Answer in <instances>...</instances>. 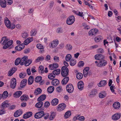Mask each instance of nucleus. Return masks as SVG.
Returning a JSON list of instances; mask_svg holds the SVG:
<instances>
[{
	"mask_svg": "<svg viewBox=\"0 0 121 121\" xmlns=\"http://www.w3.org/2000/svg\"><path fill=\"white\" fill-rule=\"evenodd\" d=\"M32 112H26L23 116V118L24 119H26L31 117L32 115Z\"/></svg>",
	"mask_w": 121,
	"mask_h": 121,
	"instance_id": "15",
	"label": "nucleus"
},
{
	"mask_svg": "<svg viewBox=\"0 0 121 121\" xmlns=\"http://www.w3.org/2000/svg\"><path fill=\"white\" fill-rule=\"evenodd\" d=\"M13 43V41L12 40L8 41L5 44H4L3 47V49H5L12 45Z\"/></svg>",
	"mask_w": 121,
	"mask_h": 121,
	"instance_id": "10",
	"label": "nucleus"
},
{
	"mask_svg": "<svg viewBox=\"0 0 121 121\" xmlns=\"http://www.w3.org/2000/svg\"><path fill=\"white\" fill-rule=\"evenodd\" d=\"M44 114V112L43 111H42L36 113L35 115L34 116L35 118L39 119L42 117Z\"/></svg>",
	"mask_w": 121,
	"mask_h": 121,
	"instance_id": "5",
	"label": "nucleus"
},
{
	"mask_svg": "<svg viewBox=\"0 0 121 121\" xmlns=\"http://www.w3.org/2000/svg\"><path fill=\"white\" fill-rule=\"evenodd\" d=\"M121 116V114L119 113H116L112 116V118L113 120H117L120 119Z\"/></svg>",
	"mask_w": 121,
	"mask_h": 121,
	"instance_id": "6",
	"label": "nucleus"
},
{
	"mask_svg": "<svg viewBox=\"0 0 121 121\" xmlns=\"http://www.w3.org/2000/svg\"><path fill=\"white\" fill-rule=\"evenodd\" d=\"M71 114V113L70 111H68L65 114L64 116L65 118V119L67 118L70 117Z\"/></svg>",
	"mask_w": 121,
	"mask_h": 121,
	"instance_id": "38",
	"label": "nucleus"
},
{
	"mask_svg": "<svg viewBox=\"0 0 121 121\" xmlns=\"http://www.w3.org/2000/svg\"><path fill=\"white\" fill-rule=\"evenodd\" d=\"M97 52L98 53H102L104 52V50L102 48H99L97 50Z\"/></svg>",
	"mask_w": 121,
	"mask_h": 121,
	"instance_id": "59",
	"label": "nucleus"
},
{
	"mask_svg": "<svg viewBox=\"0 0 121 121\" xmlns=\"http://www.w3.org/2000/svg\"><path fill=\"white\" fill-rule=\"evenodd\" d=\"M98 30L96 29H92L88 32V34L90 36L95 35L98 32Z\"/></svg>",
	"mask_w": 121,
	"mask_h": 121,
	"instance_id": "7",
	"label": "nucleus"
},
{
	"mask_svg": "<svg viewBox=\"0 0 121 121\" xmlns=\"http://www.w3.org/2000/svg\"><path fill=\"white\" fill-rule=\"evenodd\" d=\"M34 80L33 77L32 76H30L28 79V84L29 85H31L33 83Z\"/></svg>",
	"mask_w": 121,
	"mask_h": 121,
	"instance_id": "27",
	"label": "nucleus"
},
{
	"mask_svg": "<svg viewBox=\"0 0 121 121\" xmlns=\"http://www.w3.org/2000/svg\"><path fill=\"white\" fill-rule=\"evenodd\" d=\"M8 41V39L6 36H4L2 38L1 40V42L2 43L3 45L5 44Z\"/></svg>",
	"mask_w": 121,
	"mask_h": 121,
	"instance_id": "23",
	"label": "nucleus"
},
{
	"mask_svg": "<svg viewBox=\"0 0 121 121\" xmlns=\"http://www.w3.org/2000/svg\"><path fill=\"white\" fill-rule=\"evenodd\" d=\"M44 118L45 119H48L49 117V114L48 113H47L44 114Z\"/></svg>",
	"mask_w": 121,
	"mask_h": 121,
	"instance_id": "63",
	"label": "nucleus"
},
{
	"mask_svg": "<svg viewBox=\"0 0 121 121\" xmlns=\"http://www.w3.org/2000/svg\"><path fill=\"white\" fill-rule=\"evenodd\" d=\"M66 108V105L64 103H61L59 104L56 108L57 110L59 111H61L64 110Z\"/></svg>",
	"mask_w": 121,
	"mask_h": 121,
	"instance_id": "4",
	"label": "nucleus"
},
{
	"mask_svg": "<svg viewBox=\"0 0 121 121\" xmlns=\"http://www.w3.org/2000/svg\"><path fill=\"white\" fill-rule=\"evenodd\" d=\"M56 113L54 112H51L50 115L49 117V119L50 120H52L55 117Z\"/></svg>",
	"mask_w": 121,
	"mask_h": 121,
	"instance_id": "31",
	"label": "nucleus"
},
{
	"mask_svg": "<svg viewBox=\"0 0 121 121\" xmlns=\"http://www.w3.org/2000/svg\"><path fill=\"white\" fill-rule=\"evenodd\" d=\"M75 13L77 15L80 16L81 17H82L83 18L85 19V20H86V18L84 19V17L83 16H84V14H83V13L82 12H79L78 11H76L75 12Z\"/></svg>",
	"mask_w": 121,
	"mask_h": 121,
	"instance_id": "33",
	"label": "nucleus"
},
{
	"mask_svg": "<svg viewBox=\"0 0 121 121\" xmlns=\"http://www.w3.org/2000/svg\"><path fill=\"white\" fill-rule=\"evenodd\" d=\"M75 21V18L72 15L68 17L66 21L68 25L72 24Z\"/></svg>",
	"mask_w": 121,
	"mask_h": 121,
	"instance_id": "2",
	"label": "nucleus"
},
{
	"mask_svg": "<svg viewBox=\"0 0 121 121\" xmlns=\"http://www.w3.org/2000/svg\"><path fill=\"white\" fill-rule=\"evenodd\" d=\"M107 63V61L103 59L99 61V63L97 64V65L99 67H102L105 65Z\"/></svg>",
	"mask_w": 121,
	"mask_h": 121,
	"instance_id": "12",
	"label": "nucleus"
},
{
	"mask_svg": "<svg viewBox=\"0 0 121 121\" xmlns=\"http://www.w3.org/2000/svg\"><path fill=\"white\" fill-rule=\"evenodd\" d=\"M120 106V103L118 102H116L113 104V107L114 108L118 109L119 108Z\"/></svg>",
	"mask_w": 121,
	"mask_h": 121,
	"instance_id": "18",
	"label": "nucleus"
},
{
	"mask_svg": "<svg viewBox=\"0 0 121 121\" xmlns=\"http://www.w3.org/2000/svg\"><path fill=\"white\" fill-rule=\"evenodd\" d=\"M102 38V37L101 36H99L95 38L94 39L95 42H98L101 40Z\"/></svg>",
	"mask_w": 121,
	"mask_h": 121,
	"instance_id": "46",
	"label": "nucleus"
},
{
	"mask_svg": "<svg viewBox=\"0 0 121 121\" xmlns=\"http://www.w3.org/2000/svg\"><path fill=\"white\" fill-rule=\"evenodd\" d=\"M37 48L39 49H42V50H41L40 53H42L44 52V47L42 45L38 44L36 45Z\"/></svg>",
	"mask_w": 121,
	"mask_h": 121,
	"instance_id": "26",
	"label": "nucleus"
},
{
	"mask_svg": "<svg viewBox=\"0 0 121 121\" xmlns=\"http://www.w3.org/2000/svg\"><path fill=\"white\" fill-rule=\"evenodd\" d=\"M95 59L96 60H99L100 61L103 60L104 57L103 55L101 54H97L95 56Z\"/></svg>",
	"mask_w": 121,
	"mask_h": 121,
	"instance_id": "14",
	"label": "nucleus"
},
{
	"mask_svg": "<svg viewBox=\"0 0 121 121\" xmlns=\"http://www.w3.org/2000/svg\"><path fill=\"white\" fill-rule=\"evenodd\" d=\"M71 58V56L69 54H68L65 57V60L66 61H69L70 60Z\"/></svg>",
	"mask_w": 121,
	"mask_h": 121,
	"instance_id": "51",
	"label": "nucleus"
},
{
	"mask_svg": "<svg viewBox=\"0 0 121 121\" xmlns=\"http://www.w3.org/2000/svg\"><path fill=\"white\" fill-rule=\"evenodd\" d=\"M8 41V39L6 36H4L2 38L1 40V42L2 43L3 45L5 44Z\"/></svg>",
	"mask_w": 121,
	"mask_h": 121,
	"instance_id": "22",
	"label": "nucleus"
},
{
	"mask_svg": "<svg viewBox=\"0 0 121 121\" xmlns=\"http://www.w3.org/2000/svg\"><path fill=\"white\" fill-rule=\"evenodd\" d=\"M84 63L83 61H80L78 63V66L79 67L82 66L84 65Z\"/></svg>",
	"mask_w": 121,
	"mask_h": 121,
	"instance_id": "58",
	"label": "nucleus"
},
{
	"mask_svg": "<svg viewBox=\"0 0 121 121\" xmlns=\"http://www.w3.org/2000/svg\"><path fill=\"white\" fill-rule=\"evenodd\" d=\"M2 95L3 98H6L8 95V92L7 91H5L3 92Z\"/></svg>",
	"mask_w": 121,
	"mask_h": 121,
	"instance_id": "50",
	"label": "nucleus"
},
{
	"mask_svg": "<svg viewBox=\"0 0 121 121\" xmlns=\"http://www.w3.org/2000/svg\"><path fill=\"white\" fill-rule=\"evenodd\" d=\"M10 86L13 89L14 88L16 85V80L15 78L11 79V81Z\"/></svg>",
	"mask_w": 121,
	"mask_h": 121,
	"instance_id": "9",
	"label": "nucleus"
},
{
	"mask_svg": "<svg viewBox=\"0 0 121 121\" xmlns=\"http://www.w3.org/2000/svg\"><path fill=\"white\" fill-rule=\"evenodd\" d=\"M58 100L57 99H54L51 101V103L53 106H56L57 105L58 103Z\"/></svg>",
	"mask_w": 121,
	"mask_h": 121,
	"instance_id": "29",
	"label": "nucleus"
},
{
	"mask_svg": "<svg viewBox=\"0 0 121 121\" xmlns=\"http://www.w3.org/2000/svg\"><path fill=\"white\" fill-rule=\"evenodd\" d=\"M4 23L6 26L8 28H10L11 22L7 17H5L4 19Z\"/></svg>",
	"mask_w": 121,
	"mask_h": 121,
	"instance_id": "11",
	"label": "nucleus"
},
{
	"mask_svg": "<svg viewBox=\"0 0 121 121\" xmlns=\"http://www.w3.org/2000/svg\"><path fill=\"white\" fill-rule=\"evenodd\" d=\"M39 102L37 103L35 105V106L36 108H41L43 106V103L41 101H38Z\"/></svg>",
	"mask_w": 121,
	"mask_h": 121,
	"instance_id": "36",
	"label": "nucleus"
},
{
	"mask_svg": "<svg viewBox=\"0 0 121 121\" xmlns=\"http://www.w3.org/2000/svg\"><path fill=\"white\" fill-rule=\"evenodd\" d=\"M28 97L27 96H26L25 95H23L20 97V99L21 100L26 101L27 100Z\"/></svg>",
	"mask_w": 121,
	"mask_h": 121,
	"instance_id": "43",
	"label": "nucleus"
},
{
	"mask_svg": "<svg viewBox=\"0 0 121 121\" xmlns=\"http://www.w3.org/2000/svg\"><path fill=\"white\" fill-rule=\"evenodd\" d=\"M9 104L7 101H5L3 102L1 105L0 108H5L9 106Z\"/></svg>",
	"mask_w": 121,
	"mask_h": 121,
	"instance_id": "21",
	"label": "nucleus"
},
{
	"mask_svg": "<svg viewBox=\"0 0 121 121\" xmlns=\"http://www.w3.org/2000/svg\"><path fill=\"white\" fill-rule=\"evenodd\" d=\"M42 91V90L40 88H37L35 91L34 93L35 95H37L40 94Z\"/></svg>",
	"mask_w": 121,
	"mask_h": 121,
	"instance_id": "37",
	"label": "nucleus"
},
{
	"mask_svg": "<svg viewBox=\"0 0 121 121\" xmlns=\"http://www.w3.org/2000/svg\"><path fill=\"white\" fill-rule=\"evenodd\" d=\"M46 98V95H42L39 97L37 99L38 101H42L44 100Z\"/></svg>",
	"mask_w": 121,
	"mask_h": 121,
	"instance_id": "32",
	"label": "nucleus"
},
{
	"mask_svg": "<svg viewBox=\"0 0 121 121\" xmlns=\"http://www.w3.org/2000/svg\"><path fill=\"white\" fill-rule=\"evenodd\" d=\"M42 77L40 76H38L36 77L35 79V82H39L40 81L42 80Z\"/></svg>",
	"mask_w": 121,
	"mask_h": 121,
	"instance_id": "52",
	"label": "nucleus"
},
{
	"mask_svg": "<svg viewBox=\"0 0 121 121\" xmlns=\"http://www.w3.org/2000/svg\"><path fill=\"white\" fill-rule=\"evenodd\" d=\"M39 70L40 71V70L41 72L42 73H43V67L42 66H40L39 67Z\"/></svg>",
	"mask_w": 121,
	"mask_h": 121,
	"instance_id": "61",
	"label": "nucleus"
},
{
	"mask_svg": "<svg viewBox=\"0 0 121 121\" xmlns=\"http://www.w3.org/2000/svg\"><path fill=\"white\" fill-rule=\"evenodd\" d=\"M50 103L48 102H46L44 104V106L45 107H48L50 105Z\"/></svg>",
	"mask_w": 121,
	"mask_h": 121,
	"instance_id": "62",
	"label": "nucleus"
},
{
	"mask_svg": "<svg viewBox=\"0 0 121 121\" xmlns=\"http://www.w3.org/2000/svg\"><path fill=\"white\" fill-rule=\"evenodd\" d=\"M28 35V34L26 32H25L24 33H23L22 34V37L23 38L25 39L26 38L27 36Z\"/></svg>",
	"mask_w": 121,
	"mask_h": 121,
	"instance_id": "57",
	"label": "nucleus"
},
{
	"mask_svg": "<svg viewBox=\"0 0 121 121\" xmlns=\"http://www.w3.org/2000/svg\"><path fill=\"white\" fill-rule=\"evenodd\" d=\"M70 65L72 66H74L75 65L76 63V61L75 60L71 59L70 61Z\"/></svg>",
	"mask_w": 121,
	"mask_h": 121,
	"instance_id": "48",
	"label": "nucleus"
},
{
	"mask_svg": "<svg viewBox=\"0 0 121 121\" xmlns=\"http://www.w3.org/2000/svg\"><path fill=\"white\" fill-rule=\"evenodd\" d=\"M54 87L52 86L49 87L47 89L48 92L49 93H52L54 90Z\"/></svg>",
	"mask_w": 121,
	"mask_h": 121,
	"instance_id": "40",
	"label": "nucleus"
},
{
	"mask_svg": "<svg viewBox=\"0 0 121 121\" xmlns=\"http://www.w3.org/2000/svg\"><path fill=\"white\" fill-rule=\"evenodd\" d=\"M21 45H18L15 47V49L18 51H20L22 50V49H21Z\"/></svg>",
	"mask_w": 121,
	"mask_h": 121,
	"instance_id": "56",
	"label": "nucleus"
},
{
	"mask_svg": "<svg viewBox=\"0 0 121 121\" xmlns=\"http://www.w3.org/2000/svg\"><path fill=\"white\" fill-rule=\"evenodd\" d=\"M56 32L58 34H60L63 32V28L61 27L58 28L56 30Z\"/></svg>",
	"mask_w": 121,
	"mask_h": 121,
	"instance_id": "41",
	"label": "nucleus"
},
{
	"mask_svg": "<svg viewBox=\"0 0 121 121\" xmlns=\"http://www.w3.org/2000/svg\"><path fill=\"white\" fill-rule=\"evenodd\" d=\"M20 58H18L15 60V64L16 65H17L19 64H20Z\"/></svg>",
	"mask_w": 121,
	"mask_h": 121,
	"instance_id": "53",
	"label": "nucleus"
},
{
	"mask_svg": "<svg viewBox=\"0 0 121 121\" xmlns=\"http://www.w3.org/2000/svg\"><path fill=\"white\" fill-rule=\"evenodd\" d=\"M96 90H93L89 93V96L90 98H92L94 96L96 93Z\"/></svg>",
	"mask_w": 121,
	"mask_h": 121,
	"instance_id": "34",
	"label": "nucleus"
},
{
	"mask_svg": "<svg viewBox=\"0 0 121 121\" xmlns=\"http://www.w3.org/2000/svg\"><path fill=\"white\" fill-rule=\"evenodd\" d=\"M89 68L88 67H86L83 70V74L84 76L86 77L87 75Z\"/></svg>",
	"mask_w": 121,
	"mask_h": 121,
	"instance_id": "30",
	"label": "nucleus"
},
{
	"mask_svg": "<svg viewBox=\"0 0 121 121\" xmlns=\"http://www.w3.org/2000/svg\"><path fill=\"white\" fill-rule=\"evenodd\" d=\"M66 48L68 50H71L72 49V47L70 44H68L66 45Z\"/></svg>",
	"mask_w": 121,
	"mask_h": 121,
	"instance_id": "54",
	"label": "nucleus"
},
{
	"mask_svg": "<svg viewBox=\"0 0 121 121\" xmlns=\"http://www.w3.org/2000/svg\"><path fill=\"white\" fill-rule=\"evenodd\" d=\"M28 57L26 56H24L21 59L20 58V65H24Z\"/></svg>",
	"mask_w": 121,
	"mask_h": 121,
	"instance_id": "19",
	"label": "nucleus"
},
{
	"mask_svg": "<svg viewBox=\"0 0 121 121\" xmlns=\"http://www.w3.org/2000/svg\"><path fill=\"white\" fill-rule=\"evenodd\" d=\"M22 94V92L20 91H17L15 92L13 94V96L16 98L20 97Z\"/></svg>",
	"mask_w": 121,
	"mask_h": 121,
	"instance_id": "20",
	"label": "nucleus"
},
{
	"mask_svg": "<svg viewBox=\"0 0 121 121\" xmlns=\"http://www.w3.org/2000/svg\"><path fill=\"white\" fill-rule=\"evenodd\" d=\"M36 33L34 30H32L31 33V36H35L36 34Z\"/></svg>",
	"mask_w": 121,
	"mask_h": 121,
	"instance_id": "64",
	"label": "nucleus"
},
{
	"mask_svg": "<svg viewBox=\"0 0 121 121\" xmlns=\"http://www.w3.org/2000/svg\"><path fill=\"white\" fill-rule=\"evenodd\" d=\"M44 58L43 56H40L38 57L36 60L37 62H39V61L43 60H44Z\"/></svg>",
	"mask_w": 121,
	"mask_h": 121,
	"instance_id": "55",
	"label": "nucleus"
},
{
	"mask_svg": "<svg viewBox=\"0 0 121 121\" xmlns=\"http://www.w3.org/2000/svg\"><path fill=\"white\" fill-rule=\"evenodd\" d=\"M32 62L31 59L27 60H26L25 63L24 64L25 66H27L29 65Z\"/></svg>",
	"mask_w": 121,
	"mask_h": 121,
	"instance_id": "42",
	"label": "nucleus"
},
{
	"mask_svg": "<svg viewBox=\"0 0 121 121\" xmlns=\"http://www.w3.org/2000/svg\"><path fill=\"white\" fill-rule=\"evenodd\" d=\"M63 79L61 82L62 84L63 85H66L67 83L69 80V77L66 76Z\"/></svg>",
	"mask_w": 121,
	"mask_h": 121,
	"instance_id": "24",
	"label": "nucleus"
},
{
	"mask_svg": "<svg viewBox=\"0 0 121 121\" xmlns=\"http://www.w3.org/2000/svg\"><path fill=\"white\" fill-rule=\"evenodd\" d=\"M60 72V69H58L55 70L53 71L52 73H53L55 75H58L59 74Z\"/></svg>",
	"mask_w": 121,
	"mask_h": 121,
	"instance_id": "47",
	"label": "nucleus"
},
{
	"mask_svg": "<svg viewBox=\"0 0 121 121\" xmlns=\"http://www.w3.org/2000/svg\"><path fill=\"white\" fill-rule=\"evenodd\" d=\"M52 83L53 86H56L59 85V81L57 79H54L52 81Z\"/></svg>",
	"mask_w": 121,
	"mask_h": 121,
	"instance_id": "28",
	"label": "nucleus"
},
{
	"mask_svg": "<svg viewBox=\"0 0 121 121\" xmlns=\"http://www.w3.org/2000/svg\"><path fill=\"white\" fill-rule=\"evenodd\" d=\"M69 71L68 68L65 66H63L61 68V74L63 77L67 76L69 74Z\"/></svg>",
	"mask_w": 121,
	"mask_h": 121,
	"instance_id": "1",
	"label": "nucleus"
},
{
	"mask_svg": "<svg viewBox=\"0 0 121 121\" xmlns=\"http://www.w3.org/2000/svg\"><path fill=\"white\" fill-rule=\"evenodd\" d=\"M27 80L26 79H23L21 82L20 86L21 88L24 87L27 83Z\"/></svg>",
	"mask_w": 121,
	"mask_h": 121,
	"instance_id": "16",
	"label": "nucleus"
},
{
	"mask_svg": "<svg viewBox=\"0 0 121 121\" xmlns=\"http://www.w3.org/2000/svg\"><path fill=\"white\" fill-rule=\"evenodd\" d=\"M33 40V37L29 38L25 40L24 42V43L25 45H27Z\"/></svg>",
	"mask_w": 121,
	"mask_h": 121,
	"instance_id": "25",
	"label": "nucleus"
},
{
	"mask_svg": "<svg viewBox=\"0 0 121 121\" xmlns=\"http://www.w3.org/2000/svg\"><path fill=\"white\" fill-rule=\"evenodd\" d=\"M55 76V75L53 73H52L48 75V78L52 79L54 78Z\"/></svg>",
	"mask_w": 121,
	"mask_h": 121,
	"instance_id": "49",
	"label": "nucleus"
},
{
	"mask_svg": "<svg viewBox=\"0 0 121 121\" xmlns=\"http://www.w3.org/2000/svg\"><path fill=\"white\" fill-rule=\"evenodd\" d=\"M106 95V92L103 91L99 93V96L100 98H104Z\"/></svg>",
	"mask_w": 121,
	"mask_h": 121,
	"instance_id": "35",
	"label": "nucleus"
},
{
	"mask_svg": "<svg viewBox=\"0 0 121 121\" xmlns=\"http://www.w3.org/2000/svg\"><path fill=\"white\" fill-rule=\"evenodd\" d=\"M107 84L106 81L105 80H102L101 81L98 85L99 86L101 87Z\"/></svg>",
	"mask_w": 121,
	"mask_h": 121,
	"instance_id": "39",
	"label": "nucleus"
},
{
	"mask_svg": "<svg viewBox=\"0 0 121 121\" xmlns=\"http://www.w3.org/2000/svg\"><path fill=\"white\" fill-rule=\"evenodd\" d=\"M6 2L4 0V2L3 1H1L0 3V4L1 6L3 8H5L6 7Z\"/></svg>",
	"mask_w": 121,
	"mask_h": 121,
	"instance_id": "45",
	"label": "nucleus"
},
{
	"mask_svg": "<svg viewBox=\"0 0 121 121\" xmlns=\"http://www.w3.org/2000/svg\"><path fill=\"white\" fill-rule=\"evenodd\" d=\"M83 77V75L82 73H77L76 74V77L77 79H81Z\"/></svg>",
	"mask_w": 121,
	"mask_h": 121,
	"instance_id": "44",
	"label": "nucleus"
},
{
	"mask_svg": "<svg viewBox=\"0 0 121 121\" xmlns=\"http://www.w3.org/2000/svg\"><path fill=\"white\" fill-rule=\"evenodd\" d=\"M58 64L54 63L50 65L49 66V69L51 70H53L58 68Z\"/></svg>",
	"mask_w": 121,
	"mask_h": 121,
	"instance_id": "13",
	"label": "nucleus"
},
{
	"mask_svg": "<svg viewBox=\"0 0 121 121\" xmlns=\"http://www.w3.org/2000/svg\"><path fill=\"white\" fill-rule=\"evenodd\" d=\"M67 91L69 93L73 92L74 90V88L72 84H68L66 87Z\"/></svg>",
	"mask_w": 121,
	"mask_h": 121,
	"instance_id": "3",
	"label": "nucleus"
},
{
	"mask_svg": "<svg viewBox=\"0 0 121 121\" xmlns=\"http://www.w3.org/2000/svg\"><path fill=\"white\" fill-rule=\"evenodd\" d=\"M59 57L55 56L53 58V59L56 62H58L59 61Z\"/></svg>",
	"mask_w": 121,
	"mask_h": 121,
	"instance_id": "60",
	"label": "nucleus"
},
{
	"mask_svg": "<svg viewBox=\"0 0 121 121\" xmlns=\"http://www.w3.org/2000/svg\"><path fill=\"white\" fill-rule=\"evenodd\" d=\"M58 43L59 41L58 40H54L51 43L50 47V48H55L57 46Z\"/></svg>",
	"mask_w": 121,
	"mask_h": 121,
	"instance_id": "8",
	"label": "nucleus"
},
{
	"mask_svg": "<svg viewBox=\"0 0 121 121\" xmlns=\"http://www.w3.org/2000/svg\"><path fill=\"white\" fill-rule=\"evenodd\" d=\"M78 89L80 90H82L84 87V83L82 81L79 82L78 84Z\"/></svg>",
	"mask_w": 121,
	"mask_h": 121,
	"instance_id": "17",
	"label": "nucleus"
}]
</instances>
